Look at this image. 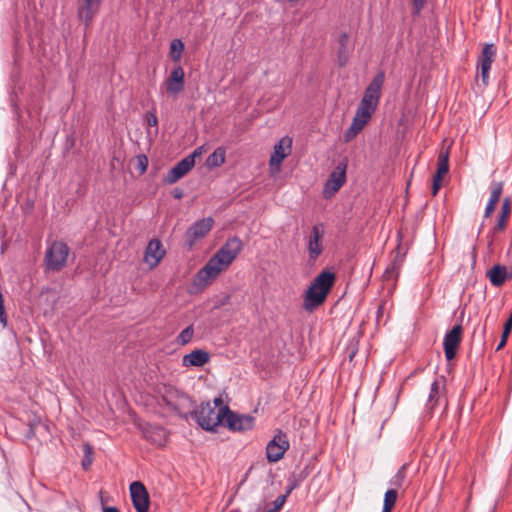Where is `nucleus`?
I'll return each instance as SVG.
<instances>
[{"mask_svg": "<svg viewBox=\"0 0 512 512\" xmlns=\"http://www.w3.org/2000/svg\"><path fill=\"white\" fill-rule=\"evenodd\" d=\"M38 427H45V425L42 424V422H41V420L39 418L29 422L28 430H27V432L25 434V437L27 439H31L32 437H34Z\"/></svg>", "mask_w": 512, "mask_h": 512, "instance_id": "36", "label": "nucleus"}, {"mask_svg": "<svg viewBox=\"0 0 512 512\" xmlns=\"http://www.w3.org/2000/svg\"><path fill=\"white\" fill-rule=\"evenodd\" d=\"M184 77L185 73L183 68L180 65L175 66L171 70L169 77L165 81L167 93L172 95H177L181 93L185 87Z\"/></svg>", "mask_w": 512, "mask_h": 512, "instance_id": "16", "label": "nucleus"}, {"mask_svg": "<svg viewBox=\"0 0 512 512\" xmlns=\"http://www.w3.org/2000/svg\"><path fill=\"white\" fill-rule=\"evenodd\" d=\"M130 495L133 507L137 512L149 511L150 498L142 482L134 481L130 484Z\"/></svg>", "mask_w": 512, "mask_h": 512, "instance_id": "11", "label": "nucleus"}, {"mask_svg": "<svg viewBox=\"0 0 512 512\" xmlns=\"http://www.w3.org/2000/svg\"><path fill=\"white\" fill-rule=\"evenodd\" d=\"M194 336V328L193 325H189L185 329H183L176 338V342L178 345L184 346L191 342Z\"/></svg>", "mask_w": 512, "mask_h": 512, "instance_id": "33", "label": "nucleus"}, {"mask_svg": "<svg viewBox=\"0 0 512 512\" xmlns=\"http://www.w3.org/2000/svg\"><path fill=\"white\" fill-rule=\"evenodd\" d=\"M225 405H223V399L221 396L219 397H216L214 400H213V406L212 407H216V410H218L220 407H224Z\"/></svg>", "mask_w": 512, "mask_h": 512, "instance_id": "44", "label": "nucleus"}, {"mask_svg": "<svg viewBox=\"0 0 512 512\" xmlns=\"http://www.w3.org/2000/svg\"><path fill=\"white\" fill-rule=\"evenodd\" d=\"M166 430L163 427H152L145 432V437L158 446L164 445L166 442Z\"/></svg>", "mask_w": 512, "mask_h": 512, "instance_id": "26", "label": "nucleus"}, {"mask_svg": "<svg viewBox=\"0 0 512 512\" xmlns=\"http://www.w3.org/2000/svg\"><path fill=\"white\" fill-rule=\"evenodd\" d=\"M497 48L492 43H486L478 57V66L481 69V80L484 86L489 82V71L496 56Z\"/></svg>", "mask_w": 512, "mask_h": 512, "instance_id": "12", "label": "nucleus"}, {"mask_svg": "<svg viewBox=\"0 0 512 512\" xmlns=\"http://www.w3.org/2000/svg\"><path fill=\"white\" fill-rule=\"evenodd\" d=\"M401 241H402V236H401V233L398 232V245L395 249V256H394L393 262L384 271V278L386 280H389L390 278H392L394 274L397 277L399 274V271H400V267L403 264L404 257L406 255V250H404L402 248Z\"/></svg>", "mask_w": 512, "mask_h": 512, "instance_id": "19", "label": "nucleus"}, {"mask_svg": "<svg viewBox=\"0 0 512 512\" xmlns=\"http://www.w3.org/2000/svg\"><path fill=\"white\" fill-rule=\"evenodd\" d=\"M158 393V404L160 406L164 405L171 411L177 413L184 420L188 419L190 416L189 412L192 411L195 406V402L190 396L170 385H163L159 388Z\"/></svg>", "mask_w": 512, "mask_h": 512, "instance_id": "3", "label": "nucleus"}, {"mask_svg": "<svg viewBox=\"0 0 512 512\" xmlns=\"http://www.w3.org/2000/svg\"><path fill=\"white\" fill-rule=\"evenodd\" d=\"M385 81L384 71H379L369 85L366 87L364 96L360 102L363 106L370 109L376 110L379 99L381 96V90Z\"/></svg>", "mask_w": 512, "mask_h": 512, "instance_id": "7", "label": "nucleus"}, {"mask_svg": "<svg viewBox=\"0 0 512 512\" xmlns=\"http://www.w3.org/2000/svg\"><path fill=\"white\" fill-rule=\"evenodd\" d=\"M103 512H120V511L117 507L110 506V507H104Z\"/></svg>", "mask_w": 512, "mask_h": 512, "instance_id": "46", "label": "nucleus"}, {"mask_svg": "<svg viewBox=\"0 0 512 512\" xmlns=\"http://www.w3.org/2000/svg\"><path fill=\"white\" fill-rule=\"evenodd\" d=\"M195 165L192 156H187L180 160L173 168H171L164 181L167 184H174L184 177Z\"/></svg>", "mask_w": 512, "mask_h": 512, "instance_id": "15", "label": "nucleus"}, {"mask_svg": "<svg viewBox=\"0 0 512 512\" xmlns=\"http://www.w3.org/2000/svg\"><path fill=\"white\" fill-rule=\"evenodd\" d=\"M324 235V227L323 224L319 223L312 227L311 233L309 235L307 250L309 254V259L311 261H315L323 251V247L321 244V239Z\"/></svg>", "mask_w": 512, "mask_h": 512, "instance_id": "13", "label": "nucleus"}, {"mask_svg": "<svg viewBox=\"0 0 512 512\" xmlns=\"http://www.w3.org/2000/svg\"><path fill=\"white\" fill-rule=\"evenodd\" d=\"M426 0H413V14L419 15L420 11L424 8Z\"/></svg>", "mask_w": 512, "mask_h": 512, "instance_id": "39", "label": "nucleus"}, {"mask_svg": "<svg viewBox=\"0 0 512 512\" xmlns=\"http://www.w3.org/2000/svg\"><path fill=\"white\" fill-rule=\"evenodd\" d=\"M463 328L461 324L455 325L449 330L443 339L444 354L448 361L455 358L457 349L461 343Z\"/></svg>", "mask_w": 512, "mask_h": 512, "instance_id": "10", "label": "nucleus"}, {"mask_svg": "<svg viewBox=\"0 0 512 512\" xmlns=\"http://www.w3.org/2000/svg\"><path fill=\"white\" fill-rule=\"evenodd\" d=\"M183 195H184V193H183V190L181 188H175L172 191V196L175 199H181L183 197Z\"/></svg>", "mask_w": 512, "mask_h": 512, "instance_id": "45", "label": "nucleus"}, {"mask_svg": "<svg viewBox=\"0 0 512 512\" xmlns=\"http://www.w3.org/2000/svg\"><path fill=\"white\" fill-rule=\"evenodd\" d=\"M397 496H398V493H397V490L396 489H389L386 491L385 493V496H384V503L383 505L390 507V508H393L395 506V503L397 501Z\"/></svg>", "mask_w": 512, "mask_h": 512, "instance_id": "35", "label": "nucleus"}, {"mask_svg": "<svg viewBox=\"0 0 512 512\" xmlns=\"http://www.w3.org/2000/svg\"><path fill=\"white\" fill-rule=\"evenodd\" d=\"M225 416L223 422L232 431H248L254 427L255 419L250 415H239L224 406Z\"/></svg>", "mask_w": 512, "mask_h": 512, "instance_id": "9", "label": "nucleus"}, {"mask_svg": "<svg viewBox=\"0 0 512 512\" xmlns=\"http://www.w3.org/2000/svg\"><path fill=\"white\" fill-rule=\"evenodd\" d=\"M346 168L347 164L345 163H339L337 165L325 184V193L329 192L334 194L344 185L346 182Z\"/></svg>", "mask_w": 512, "mask_h": 512, "instance_id": "17", "label": "nucleus"}, {"mask_svg": "<svg viewBox=\"0 0 512 512\" xmlns=\"http://www.w3.org/2000/svg\"><path fill=\"white\" fill-rule=\"evenodd\" d=\"M439 393V383L437 380H435L432 384H431V391H430V395H429V402L431 403L434 398L438 395Z\"/></svg>", "mask_w": 512, "mask_h": 512, "instance_id": "40", "label": "nucleus"}, {"mask_svg": "<svg viewBox=\"0 0 512 512\" xmlns=\"http://www.w3.org/2000/svg\"><path fill=\"white\" fill-rule=\"evenodd\" d=\"M356 354V349L355 348H352V350L350 351L349 353V359L352 360L353 357L355 356Z\"/></svg>", "mask_w": 512, "mask_h": 512, "instance_id": "48", "label": "nucleus"}, {"mask_svg": "<svg viewBox=\"0 0 512 512\" xmlns=\"http://www.w3.org/2000/svg\"><path fill=\"white\" fill-rule=\"evenodd\" d=\"M496 204L497 203H495L493 201H490V200L488 201L486 208H485V212H484L485 218H489L492 215V213L495 210Z\"/></svg>", "mask_w": 512, "mask_h": 512, "instance_id": "41", "label": "nucleus"}, {"mask_svg": "<svg viewBox=\"0 0 512 512\" xmlns=\"http://www.w3.org/2000/svg\"><path fill=\"white\" fill-rule=\"evenodd\" d=\"M183 50H184V44L180 39L172 40V42L170 44V52H169L170 58L173 61L178 62L181 59Z\"/></svg>", "mask_w": 512, "mask_h": 512, "instance_id": "29", "label": "nucleus"}, {"mask_svg": "<svg viewBox=\"0 0 512 512\" xmlns=\"http://www.w3.org/2000/svg\"><path fill=\"white\" fill-rule=\"evenodd\" d=\"M206 152V147L205 145H202V146H199L197 147L192 154H190L189 156H192L193 160L195 161V157H199L202 155V153Z\"/></svg>", "mask_w": 512, "mask_h": 512, "instance_id": "42", "label": "nucleus"}, {"mask_svg": "<svg viewBox=\"0 0 512 512\" xmlns=\"http://www.w3.org/2000/svg\"><path fill=\"white\" fill-rule=\"evenodd\" d=\"M224 407H220L216 410V407H212L211 402L201 403L198 409H192L189 415L194 419L197 424L206 431H215V428L223 423L225 412Z\"/></svg>", "mask_w": 512, "mask_h": 512, "instance_id": "4", "label": "nucleus"}, {"mask_svg": "<svg viewBox=\"0 0 512 512\" xmlns=\"http://www.w3.org/2000/svg\"><path fill=\"white\" fill-rule=\"evenodd\" d=\"M147 122L149 126H156L158 124L157 117L154 114L147 115Z\"/></svg>", "mask_w": 512, "mask_h": 512, "instance_id": "43", "label": "nucleus"}, {"mask_svg": "<svg viewBox=\"0 0 512 512\" xmlns=\"http://www.w3.org/2000/svg\"><path fill=\"white\" fill-rule=\"evenodd\" d=\"M164 255L165 250L163 249L161 241L156 238L150 240L145 250V261L151 267H155Z\"/></svg>", "mask_w": 512, "mask_h": 512, "instance_id": "18", "label": "nucleus"}, {"mask_svg": "<svg viewBox=\"0 0 512 512\" xmlns=\"http://www.w3.org/2000/svg\"><path fill=\"white\" fill-rule=\"evenodd\" d=\"M82 448H83L84 456H83V459L81 462V466L85 471H87V470H89V468L91 467V464L93 462L94 448L88 442L83 443Z\"/></svg>", "mask_w": 512, "mask_h": 512, "instance_id": "28", "label": "nucleus"}, {"mask_svg": "<svg viewBox=\"0 0 512 512\" xmlns=\"http://www.w3.org/2000/svg\"><path fill=\"white\" fill-rule=\"evenodd\" d=\"M226 149L224 147H218L212 154L206 159V165L209 168L220 167L225 163Z\"/></svg>", "mask_w": 512, "mask_h": 512, "instance_id": "27", "label": "nucleus"}, {"mask_svg": "<svg viewBox=\"0 0 512 512\" xmlns=\"http://www.w3.org/2000/svg\"><path fill=\"white\" fill-rule=\"evenodd\" d=\"M289 447L290 443L287 434L280 429L276 430L273 438L266 446V457L268 462L275 463L281 460Z\"/></svg>", "mask_w": 512, "mask_h": 512, "instance_id": "6", "label": "nucleus"}, {"mask_svg": "<svg viewBox=\"0 0 512 512\" xmlns=\"http://www.w3.org/2000/svg\"><path fill=\"white\" fill-rule=\"evenodd\" d=\"M69 247L62 241H54L46 250L44 261L46 268L51 271L61 270L67 261Z\"/></svg>", "mask_w": 512, "mask_h": 512, "instance_id": "5", "label": "nucleus"}, {"mask_svg": "<svg viewBox=\"0 0 512 512\" xmlns=\"http://www.w3.org/2000/svg\"><path fill=\"white\" fill-rule=\"evenodd\" d=\"M392 509H393V508H390V507H388V508H387V506L383 505V510H382V512H391V510H392Z\"/></svg>", "mask_w": 512, "mask_h": 512, "instance_id": "49", "label": "nucleus"}, {"mask_svg": "<svg viewBox=\"0 0 512 512\" xmlns=\"http://www.w3.org/2000/svg\"><path fill=\"white\" fill-rule=\"evenodd\" d=\"M365 125L360 123V120L353 119L351 126L346 130L344 134V141L349 142L354 139L358 133L364 128Z\"/></svg>", "mask_w": 512, "mask_h": 512, "instance_id": "31", "label": "nucleus"}, {"mask_svg": "<svg viewBox=\"0 0 512 512\" xmlns=\"http://www.w3.org/2000/svg\"><path fill=\"white\" fill-rule=\"evenodd\" d=\"M512 210V201L509 197H506L502 202L501 214L498 217L497 223L494 226L492 233L503 231L506 228L507 219Z\"/></svg>", "mask_w": 512, "mask_h": 512, "instance_id": "24", "label": "nucleus"}, {"mask_svg": "<svg viewBox=\"0 0 512 512\" xmlns=\"http://www.w3.org/2000/svg\"><path fill=\"white\" fill-rule=\"evenodd\" d=\"M148 167V158L144 154H140L137 156V166L136 169L139 170L140 174H143Z\"/></svg>", "mask_w": 512, "mask_h": 512, "instance_id": "37", "label": "nucleus"}, {"mask_svg": "<svg viewBox=\"0 0 512 512\" xmlns=\"http://www.w3.org/2000/svg\"><path fill=\"white\" fill-rule=\"evenodd\" d=\"M287 498V494L279 495L273 502V508L267 510L266 512H277L282 508Z\"/></svg>", "mask_w": 512, "mask_h": 512, "instance_id": "38", "label": "nucleus"}, {"mask_svg": "<svg viewBox=\"0 0 512 512\" xmlns=\"http://www.w3.org/2000/svg\"><path fill=\"white\" fill-rule=\"evenodd\" d=\"M406 470L407 465L403 464L397 471V473L390 480V484L396 488H399L403 485L404 480L406 478Z\"/></svg>", "mask_w": 512, "mask_h": 512, "instance_id": "34", "label": "nucleus"}, {"mask_svg": "<svg viewBox=\"0 0 512 512\" xmlns=\"http://www.w3.org/2000/svg\"><path fill=\"white\" fill-rule=\"evenodd\" d=\"M504 189V182L502 181H493L490 184V201H493L495 203H498L500 200V197L503 193Z\"/></svg>", "mask_w": 512, "mask_h": 512, "instance_id": "32", "label": "nucleus"}, {"mask_svg": "<svg viewBox=\"0 0 512 512\" xmlns=\"http://www.w3.org/2000/svg\"><path fill=\"white\" fill-rule=\"evenodd\" d=\"M449 171V150H441L438 155V161H437V170L436 173L433 176V183H432V195H437L440 187H441V181L442 178L448 173Z\"/></svg>", "mask_w": 512, "mask_h": 512, "instance_id": "14", "label": "nucleus"}, {"mask_svg": "<svg viewBox=\"0 0 512 512\" xmlns=\"http://www.w3.org/2000/svg\"><path fill=\"white\" fill-rule=\"evenodd\" d=\"M339 49L337 53L338 57V64L341 67H344L349 59V52H348V42H349V35L346 32L341 33L339 36Z\"/></svg>", "mask_w": 512, "mask_h": 512, "instance_id": "25", "label": "nucleus"}, {"mask_svg": "<svg viewBox=\"0 0 512 512\" xmlns=\"http://www.w3.org/2000/svg\"><path fill=\"white\" fill-rule=\"evenodd\" d=\"M486 276L493 286L500 287L509 279V272L506 266L496 264L491 269L487 270Z\"/></svg>", "mask_w": 512, "mask_h": 512, "instance_id": "23", "label": "nucleus"}, {"mask_svg": "<svg viewBox=\"0 0 512 512\" xmlns=\"http://www.w3.org/2000/svg\"><path fill=\"white\" fill-rule=\"evenodd\" d=\"M374 111V109H370L366 106H363L362 104H359L353 119H357L358 121L360 120L362 125H366Z\"/></svg>", "mask_w": 512, "mask_h": 512, "instance_id": "30", "label": "nucleus"}, {"mask_svg": "<svg viewBox=\"0 0 512 512\" xmlns=\"http://www.w3.org/2000/svg\"><path fill=\"white\" fill-rule=\"evenodd\" d=\"M291 144L292 140L288 137H284L274 146V152L270 157V165L272 167L277 166L279 168L281 162L288 155L285 148L290 149Z\"/></svg>", "mask_w": 512, "mask_h": 512, "instance_id": "21", "label": "nucleus"}, {"mask_svg": "<svg viewBox=\"0 0 512 512\" xmlns=\"http://www.w3.org/2000/svg\"><path fill=\"white\" fill-rule=\"evenodd\" d=\"M211 359L209 352L202 349H195L186 354L182 358V365L184 367H203Z\"/></svg>", "mask_w": 512, "mask_h": 512, "instance_id": "20", "label": "nucleus"}, {"mask_svg": "<svg viewBox=\"0 0 512 512\" xmlns=\"http://www.w3.org/2000/svg\"><path fill=\"white\" fill-rule=\"evenodd\" d=\"M297 486L296 482H290V485L287 488L286 494H290L293 489H295Z\"/></svg>", "mask_w": 512, "mask_h": 512, "instance_id": "47", "label": "nucleus"}, {"mask_svg": "<svg viewBox=\"0 0 512 512\" xmlns=\"http://www.w3.org/2000/svg\"><path fill=\"white\" fill-rule=\"evenodd\" d=\"M101 0H84L83 5L78 10V16L88 26L94 15L98 12Z\"/></svg>", "mask_w": 512, "mask_h": 512, "instance_id": "22", "label": "nucleus"}, {"mask_svg": "<svg viewBox=\"0 0 512 512\" xmlns=\"http://www.w3.org/2000/svg\"><path fill=\"white\" fill-rule=\"evenodd\" d=\"M214 220L212 217H206L196 221L185 232V242L189 248H192L195 243L204 238L212 229Z\"/></svg>", "mask_w": 512, "mask_h": 512, "instance_id": "8", "label": "nucleus"}, {"mask_svg": "<svg viewBox=\"0 0 512 512\" xmlns=\"http://www.w3.org/2000/svg\"><path fill=\"white\" fill-rule=\"evenodd\" d=\"M243 248L240 238H229L196 274V284L206 286L236 259Z\"/></svg>", "mask_w": 512, "mask_h": 512, "instance_id": "1", "label": "nucleus"}, {"mask_svg": "<svg viewBox=\"0 0 512 512\" xmlns=\"http://www.w3.org/2000/svg\"><path fill=\"white\" fill-rule=\"evenodd\" d=\"M336 276L329 270L320 272L311 282L304 295L303 307L306 311L312 312L322 305L334 286Z\"/></svg>", "mask_w": 512, "mask_h": 512, "instance_id": "2", "label": "nucleus"}]
</instances>
